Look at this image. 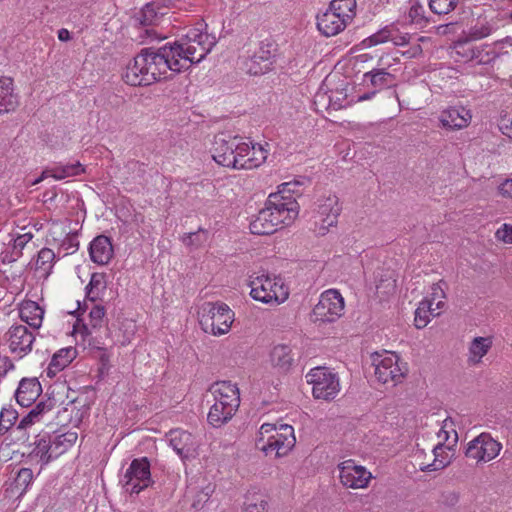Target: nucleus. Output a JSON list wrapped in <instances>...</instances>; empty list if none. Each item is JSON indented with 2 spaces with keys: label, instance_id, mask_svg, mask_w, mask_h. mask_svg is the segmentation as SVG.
Here are the masks:
<instances>
[{
  "label": "nucleus",
  "instance_id": "f257e3e1",
  "mask_svg": "<svg viewBox=\"0 0 512 512\" xmlns=\"http://www.w3.org/2000/svg\"><path fill=\"white\" fill-rule=\"evenodd\" d=\"M179 52H181V49L170 47V43H166L156 50L146 48L139 53L145 63V79L148 80V85L166 78L168 71L179 73L187 70V60L177 58Z\"/></svg>",
  "mask_w": 512,
  "mask_h": 512
},
{
  "label": "nucleus",
  "instance_id": "f03ea898",
  "mask_svg": "<svg viewBox=\"0 0 512 512\" xmlns=\"http://www.w3.org/2000/svg\"><path fill=\"white\" fill-rule=\"evenodd\" d=\"M214 404L207 415L213 427H221L232 419L240 405V391L231 381H217L210 387Z\"/></svg>",
  "mask_w": 512,
  "mask_h": 512
},
{
  "label": "nucleus",
  "instance_id": "7ed1b4c3",
  "mask_svg": "<svg viewBox=\"0 0 512 512\" xmlns=\"http://www.w3.org/2000/svg\"><path fill=\"white\" fill-rule=\"evenodd\" d=\"M356 10V0H331L328 8L316 17L318 31L325 37L340 34L352 23Z\"/></svg>",
  "mask_w": 512,
  "mask_h": 512
},
{
  "label": "nucleus",
  "instance_id": "20e7f679",
  "mask_svg": "<svg viewBox=\"0 0 512 512\" xmlns=\"http://www.w3.org/2000/svg\"><path fill=\"white\" fill-rule=\"evenodd\" d=\"M205 27L204 23H198L196 26L188 28L179 40L170 43V47L181 49L177 58L187 60V69L192 64L199 63L216 44V38L208 34Z\"/></svg>",
  "mask_w": 512,
  "mask_h": 512
},
{
  "label": "nucleus",
  "instance_id": "39448f33",
  "mask_svg": "<svg viewBox=\"0 0 512 512\" xmlns=\"http://www.w3.org/2000/svg\"><path fill=\"white\" fill-rule=\"evenodd\" d=\"M296 442L294 428L283 424L264 423L261 425L256 446L266 456L283 457L294 447Z\"/></svg>",
  "mask_w": 512,
  "mask_h": 512
},
{
  "label": "nucleus",
  "instance_id": "423d86ee",
  "mask_svg": "<svg viewBox=\"0 0 512 512\" xmlns=\"http://www.w3.org/2000/svg\"><path fill=\"white\" fill-rule=\"evenodd\" d=\"M250 296L255 301L278 306L289 298V287L280 275L262 273L250 276Z\"/></svg>",
  "mask_w": 512,
  "mask_h": 512
},
{
  "label": "nucleus",
  "instance_id": "0eeeda50",
  "mask_svg": "<svg viewBox=\"0 0 512 512\" xmlns=\"http://www.w3.org/2000/svg\"><path fill=\"white\" fill-rule=\"evenodd\" d=\"M452 418L447 417L437 432L438 443L433 448V461L420 463L421 471H438L449 466L455 456L458 433Z\"/></svg>",
  "mask_w": 512,
  "mask_h": 512
},
{
  "label": "nucleus",
  "instance_id": "6e6552de",
  "mask_svg": "<svg viewBox=\"0 0 512 512\" xmlns=\"http://www.w3.org/2000/svg\"><path fill=\"white\" fill-rule=\"evenodd\" d=\"M199 324L213 336L227 334L235 320L234 311L223 302H204L198 310Z\"/></svg>",
  "mask_w": 512,
  "mask_h": 512
},
{
  "label": "nucleus",
  "instance_id": "1a4fd4ad",
  "mask_svg": "<svg viewBox=\"0 0 512 512\" xmlns=\"http://www.w3.org/2000/svg\"><path fill=\"white\" fill-rule=\"evenodd\" d=\"M344 308L345 301L341 293L336 289H328L321 293L310 314V320L315 324L335 322L343 315Z\"/></svg>",
  "mask_w": 512,
  "mask_h": 512
},
{
  "label": "nucleus",
  "instance_id": "9d476101",
  "mask_svg": "<svg viewBox=\"0 0 512 512\" xmlns=\"http://www.w3.org/2000/svg\"><path fill=\"white\" fill-rule=\"evenodd\" d=\"M306 382L312 385L315 399L330 401L340 392V382L336 373L326 367L312 368L305 376Z\"/></svg>",
  "mask_w": 512,
  "mask_h": 512
},
{
  "label": "nucleus",
  "instance_id": "9b49d317",
  "mask_svg": "<svg viewBox=\"0 0 512 512\" xmlns=\"http://www.w3.org/2000/svg\"><path fill=\"white\" fill-rule=\"evenodd\" d=\"M373 365L376 379L383 384L401 382L408 371L407 364L393 352L377 353L373 356Z\"/></svg>",
  "mask_w": 512,
  "mask_h": 512
},
{
  "label": "nucleus",
  "instance_id": "f8f14e48",
  "mask_svg": "<svg viewBox=\"0 0 512 512\" xmlns=\"http://www.w3.org/2000/svg\"><path fill=\"white\" fill-rule=\"evenodd\" d=\"M3 340L13 358L21 360L32 352L36 335L25 325L13 324L5 332Z\"/></svg>",
  "mask_w": 512,
  "mask_h": 512
},
{
  "label": "nucleus",
  "instance_id": "ddd939ff",
  "mask_svg": "<svg viewBox=\"0 0 512 512\" xmlns=\"http://www.w3.org/2000/svg\"><path fill=\"white\" fill-rule=\"evenodd\" d=\"M342 207L339 198L335 194L318 199L314 215V231L319 236L326 235L331 227L338 223Z\"/></svg>",
  "mask_w": 512,
  "mask_h": 512
},
{
  "label": "nucleus",
  "instance_id": "4468645a",
  "mask_svg": "<svg viewBox=\"0 0 512 512\" xmlns=\"http://www.w3.org/2000/svg\"><path fill=\"white\" fill-rule=\"evenodd\" d=\"M123 487L130 494H139L153 484L150 462L146 457L132 460L122 479Z\"/></svg>",
  "mask_w": 512,
  "mask_h": 512
},
{
  "label": "nucleus",
  "instance_id": "2eb2a0df",
  "mask_svg": "<svg viewBox=\"0 0 512 512\" xmlns=\"http://www.w3.org/2000/svg\"><path fill=\"white\" fill-rule=\"evenodd\" d=\"M502 449V444L489 433L483 432L468 442L465 456L477 464L495 459Z\"/></svg>",
  "mask_w": 512,
  "mask_h": 512
},
{
  "label": "nucleus",
  "instance_id": "dca6fc26",
  "mask_svg": "<svg viewBox=\"0 0 512 512\" xmlns=\"http://www.w3.org/2000/svg\"><path fill=\"white\" fill-rule=\"evenodd\" d=\"M266 207L280 227L291 225L298 217L300 210L299 203L294 198L273 193L268 196Z\"/></svg>",
  "mask_w": 512,
  "mask_h": 512
},
{
  "label": "nucleus",
  "instance_id": "f3484780",
  "mask_svg": "<svg viewBox=\"0 0 512 512\" xmlns=\"http://www.w3.org/2000/svg\"><path fill=\"white\" fill-rule=\"evenodd\" d=\"M239 141V136H216L210 149L213 160L220 166L236 170Z\"/></svg>",
  "mask_w": 512,
  "mask_h": 512
},
{
  "label": "nucleus",
  "instance_id": "a211bd4d",
  "mask_svg": "<svg viewBox=\"0 0 512 512\" xmlns=\"http://www.w3.org/2000/svg\"><path fill=\"white\" fill-rule=\"evenodd\" d=\"M268 154L269 151L263 145L245 141L240 137L236 170L258 168L266 161Z\"/></svg>",
  "mask_w": 512,
  "mask_h": 512
},
{
  "label": "nucleus",
  "instance_id": "6ab92c4d",
  "mask_svg": "<svg viewBox=\"0 0 512 512\" xmlns=\"http://www.w3.org/2000/svg\"><path fill=\"white\" fill-rule=\"evenodd\" d=\"M338 470L340 482L346 488H366L372 479L371 472L364 466L356 464L352 459L339 463Z\"/></svg>",
  "mask_w": 512,
  "mask_h": 512
},
{
  "label": "nucleus",
  "instance_id": "aec40b11",
  "mask_svg": "<svg viewBox=\"0 0 512 512\" xmlns=\"http://www.w3.org/2000/svg\"><path fill=\"white\" fill-rule=\"evenodd\" d=\"M274 57L273 44L261 43L258 50L246 62V70L250 75H261L271 70Z\"/></svg>",
  "mask_w": 512,
  "mask_h": 512
},
{
  "label": "nucleus",
  "instance_id": "412c9836",
  "mask_svg": "<svg viewBox=\"0 0 512 512\" xmlns=\"http://www.w3.org/2000/svg\"><path fill=\"white\" fill-rule=\"evenodd\" d=\"M471 119V111L464 106L449 107L443 110L439 116L442 126L450 130L466 128L470 124Z\"/></svg>",
  "mask_w": 512,
  "mask_h": 512
},
{
  "label": "nucleus",
  "instance_id": "4be33fe9",
  "mask_svg": "<svg viewBox=\"0 0 512 512\" xmlns=\"http://www.w3.org/2000/svg\"><path fill=\"white\" fill-rule=\"evenodd\" d=\"M105 309L103 306L94 305L89 314L88 322L82 323L80 320L74 324L73 333L76 337L81 336L82 341L88 340L93 331L100 329L104 324Z\"/></svg>",
  "mask_w": 512,
  "mask_h": 512
},
{
  "label": "nucleus",
  "instance_id": "5701e85b",
  "mask_svg": "<svg viewBox=\"0 0 512 512\" xmlns=\"http://www.w3.org/2000/svg\"><path fill=\"white\" fill-rule=\"evenodd\" d=\"M42 386L36 377L23 378L15 392V398L23 407L31 406L41 395Z\"/></svg>",
  "mask_w": 512,
  "mask_h": 512
},
{
  "label": "nucleus",
  "instance_id": "b1692460",
  "mask_svg": "<svg viewBox=\"0 0 512 512\" xmlns=\"http://www.w3.org/2000/svg\"><path fill=\"white\" fill-rule=\"evenodd\" d=\"M91 260L98 265H106L114 255L111 239L105 235L95 237L89 246Z\"/></svg>",
  "mask_w": 512,
  "mask_h": 512
},
{
  "label": "nucleus",
  "instance_id": "393cba45",
  "mask_svg": "<svg viewBox=\"0 0 512 512\" xmlns=\"http://www.w3.org/2000/svg\"><path fill=\"white\" fill-rule=\"evenodd\" d=\"M19 318L28 324L32 329H39L42 326L44 309L35 301L25 299L18 304Z\"/></svg>",
  "mask_w": 512,
  "mask_h": 512
},
{
  "label": "nucleus",
  "instance_id": "a878e982",
  "mask_svg": "<svg viewBox=\"0 0 512 512\" xmlns=\"http://www.w3.org/2000/svg\"><path fill=\"white\" fill-rule=\"evenodd\" d=\"M249 228L252 234L270 235L281 227L272 216L270 210L265 206L252 219Z\"/></svg>",
  "mask_w": 512,
  "mask_h": 512
},
{
  "label": "nucleus",
  "instance_id": "bb28decb",
  "mask_svg": "<svg viewBox=\"0 0 512 512\" xmlns=\"http://www.w3.org/2000/svg\"><path fill=\"white\" fill-rule=\"evenodd\" d=\"M19 106L17 94L14 92L12 78H0V115L14 112Z\"/></svg>",
  "mask_w": 512,
  "mask_h": 512
},
{
  "label": "nucleus",
  "instance_id": "cd10ccee",
  "mask_svg": "<svg viewBox=\"0 0 512 512\" xmlns=\"http://www.w3.org/2000/svg\"><path fill=\"white\" fill-rule=\"evenodd\" d=\"M76 357L77 349L73 346L59 349L53 354L46 369L47 376L49 378L55 377L57 373L64 370Z\"/></svg>",
  "mask_w": 512,
  "mask_h": 512
},
{
  "label": "nucleus",
  "instance_id": "c85d7f7f",
  "mask_svg": "<svg viewBox=\"0 0 512 512\" xmlns=\"http://www.w3.org/2000/svg\"><path fill=\"white\" fill-rule=\"evenodd\" d=\"M493 346V338L475 337L468 345L467 362L471 366L478 365L482 362L484 356L488 354Z\"/></svg>",
  "mask_w": 512,
  "mask_h": 512
},
{
  "label": "nucleus",
  "instance_id": "c756f323",
  "mask_svg": "<svg viewBox=\"0 0 512 512\" xmlns=\"http://www.w3.org/2000/svg\"><path fill=\"white\" fill-rule=\"evenodd\" d=\"M145 63L142 61V56L139 54L130 62L125 72L123 73V80L131 86H147L146 72L144 71Z\"/></svg>",
  "mask_w": 512,
  "mask_h": 512
},
{
  "label": "nucleus",
  "instance_id": "7c9ffc66",
  "mask_svg": "<svg viewBox=\"0 0 512 512\" xmlns=\"http://www.w3.org/2000/svg\"><path fill=\"white\" fill-rule=\"evenodd\" d=\"M52 442L48 435H38L34 443V448L30 452V457L33 460L41 463L42 466L47 465L51 461L57 459L52 453Z\"/></svg>",
  "mask_w": 512,
  "mask_h": 512
},
{
  "label": "nucleus",
  "instance_id": "2f4dec72",
  "mask_svg": "<svg viewBox=\"0 0 512 512\" xmlns=\"http://www.w3.org/2000/svg\"><path fill=\"white\" fill-rule=\"evenodd\" d=\"M85 171L83 165L80 162H76L73 164H59L55 165L51 168H47L42 172V175L39 180L36 181L38 183L40 180L51 177L55 180H63L68 177H73L80 175Z\"/></svg>",
  "mask_w": 512,
  "mask_h": 512
},
{
  "label": "nucleus",
  "instance_id": "473e14b6",
  "mask_svg": "<svg viewBox=\"0 0 512 512\" xmlns=\"http://www.w3.org/2000/svg\"><path fill=\"white\" fill-rule=\"evenodd\" d=\"M270 362L274 367L288 371L294 362L292 348L286 344L275 345L270 352Z\"/></svg>",
  "mask_w": 512,
  "mask_h": 512
},
{
  "label": "nucleus",
  "instance_id": "72a5a7b5",
  "mask_svg": "<svg viewBox=\"0 0 512 512\" xmlns=\"http://www.w3.org/2000/svg\"><path fill=\"white\" fill-rule=\"evenodd\" d=\"M165 1L156 0L146 4L141 11V24L144 26L157 25L167 14V8L164 6Z\"/></svg>",
  "mask_w": 512,
  "mask_h": 512
},
{
  "label": "nucleus",
  "instance_id": "f704fd0d",
  "mask_svg": "<svg viewBox=\"0 0 512 512\" xmlns=\"http://www.w3.org/2000/svg\"><path fill=\"white\" fill-rule=\"evenodd\" d=\"M56 255L50 248H42L37 255L35 262V271L40 278L46 279L52 273Z\"/></svg>",
  "mask_w": 512,
  "mask_h": 512
},
{
  "label": "nucleus",
  "instance_id": "c9c22d12",
  "mask_svg": "<svg viewBox=\"0 0 512 512\" xmlns=\"http://www.w3.org/2000/svg\"><path fill=\"white\" fill-rule=\"evenodd\" d=\"M78 434L76 431H67L51 439L52 453L56 458L69 451L77 442Z\"/></svg>",
  "mask_w": 512,
  "mask_h": 512
},
{
  "label": "nucleus",
  "instance_id": "e433bc0d",
  "mask_svg": "<svg viewBox=\"0 0 512 512\" xmlns=\"http://www.w3.org/2000/svg\"><path fill=\"white\" fill-rule=\"evenodd\" d=\"M168 436L170 445L179 456H183V454L187 452L189 450V447L192 445V435L191 433L185 430H171Z\"/></svg>",
  "mask_w": 512,
  "mask_h": 512
},
{
  "label": "nucleus",
  "instance_id": "4c0bfd02",
  "mask_svg": "<svg viewBox=\"0 0 512 512\" xmlns=\"http://www.w3.org/2000/svg\"><path fill=\"white\" fill-rule=\"evenodd\" d=\"M439 315L440 311L437 308L431 307L428 301H421L415 310L414 325L417 329H422Z\"/></svg>",
  "mask_w": 512,
  "mask_h": 512
},
{
  "label": "nucleus",
  "instance_id": "58836bf2",
  "mask_svg": "<svg viewBox=\"0 0 512 512\" xmlns=\"http://www.w3.org/2000/svg\"><path fill=\"white\" fill-rule=\"evenodd\" d=\"M474 46L472 40L467 37L457 40L452 47L455 60L464 63L471 62L473 59Z\"/></svg>",
  "mask_w": 512,
  "mask_h": 512
},
{
  "label": "nucleus",
  "instance_id": "ea45409f",
  "mask_svg": "<svg viewBox=\"0 0 512 512\" xmlns=\"http://www.w3.org/2000/svg\"><path fill=\"white\" fill-rule=\"evenodd\" d=\"M32 480V470L30 468H21L11 485L12 494H16L17 497H21L27 491L29 485L32 483Z\"/></svg>",
  "mask_w": 512,
  "mask_h": 512
},
{
  "label": "nucleus",
  "instance_id": "a19ab883",
  "mask_svg": "<svg viewBox=\"0 0 512 512\" xmlns=\"http://www.w3.org/2000/svg\"><path fill=\"white\" fill-rule=\"evenodd\" d=\"M498 57V52L493 48L492 44H483L474 46L473 59L477 65H488Z\"/></svg>",
  "mask_w": 512,
  "mask_h": 512
},
{
  "label": "nucleus",
  "instance_id": "79ce46f5",
  "mask_svg": "<svg viewBox=\"0 0 512 512\" xmlns=\"http://www.w3.org/2000/svg\"><path fill=\"white\" fill-rule=\"evenodd\" d=\"M48 411H50V407L44 402H39L26 416L21 419L18 429H27L36 423H40L43 420L44 414Z\"/></svg>",
  "mask_w": 512,
  "mask_h": 512
},
{
  "label": "nucleus",
  "instance_id": "37998d69",
  "mask_svg": "<svg viewBox=\"0 0 512 512\" xmlns=\"http://www.w3.org/2000/svg\"><path fill=\"white\" fill-rule=\"evenodd\" d=\"M364 77L369 79L371 84L379 89L388 87L395 81V76L392 72L378 70L377 68L365 73Z\"/></svg>",
  "mask_w": 512,
  "mask_h": 512
},
{
  "label": "nucleus",
  "instance_id": "c03bdc74",
  "mask_svg": "<svg viewBox=\"0 0 512 512\" xmlns=\"http://www.w3.org/2000/svg\"><path fill=\"white\" fill-rule=\"evenodd\" d=\"M444 286V281L434 283L430 288V292L426 297L422 299V301H428L429 304H431V307L437 308V310L441 312L445 304L444 300L446 298Z\"/></svg>",
  "mask_w": 512,
  "mask_h": 512
},
{
  "label": "nucleus",
  "instance_id": "a18cd8bd",
  "mask_svg": "<svg viewBox=\"0 0 512 512\" xmlns=\"http://www.w3.org/2000/svg\"><path fill=\"white\" fill-rule=\"evenodd\" d=\"M86 288L87 297L94 301L99 297L100 292L106 288L105 275L103 273H93Z\"/></svg>",
  "mask_w": 512,
  "mask_h": 512
},
{
  "label": "nucleus",
  "instance_id": "49530a36",
  "mask_svg": "<svg viewBox=\"0 0 512 512\" xmlns=\"http://www.w3.org/2000/svg\"><path fill=\"white\" fill-rule=\"evenodd\" d=\"M493 32L492 25L484 20L483 22H477L471 26L466 34V37L472 41H477L490 36Z\"/></svg>",
  "mask_w": 512,
  "mask_h": 512
},
{
  "label": "nucleus",
  "instance_id": "de8ad7c7",
  "mask_svg": "<svg viewBox=\"0 0 512 512\" xmlns=\"http://www.w3.org/2000/svg\"><path fill=\"white\" fill-rule=\"evenodd\" d=\"M17 411L11 407H3L0 411V435L5 434L16 422Z\"/></svg>",
  "mask_w": 512,
  "mask_h": 512
},
{
  "label": "nucleus",
  "instance_id": "09e8293b",
  "mask_svg": "<svg viewBox=\"0 0 512 512\" xmlns=\"http://www.w3.org/2000/svg\"><path fill=\"white\" fill-rule=\"evenodd\" d=\"M458 3L459 0H430L429 8L437 15H446L452 12Z\"/></svg>",
  "mask_w": 512,
  "mask_h": 512
},
{
  "label": "nucleus",
  "instance_id": "8fccbe9b",
  "mask_svg": "<svg viewBox=\"0 0 512 512\" xmlns=\"http://www.w3.org/2000/svg\"><path fill=\"white\" fill-rule=\"evenodd\" d=\"M408 17L412 24L424 27L428 24V19L425 16L424 7L417 1L413 2L409 8Z\"/></svg>",
  "mask_w": 512,
  "mask_h": 512
},
{
  "label": "nucleus",
  "instance_id": "3c124183",
  "mask_svg": "<svg viewBox=\"0 0 512 512\" xmlns=\"http://www.w3.org/2000/svg\"><path fill=\"white\" fill-rule=\"evenodd\" d=\"M208 239V231L199 228L197 232L189 233L183 237V243L191 248H200Z\"/></svg>",
  "mask_w": 512,
  "mask_h": 512
},
{
  "label": "nucleus",
  "instance_id": "603ef678",
  "mask_svg": "<svg viewBox=\"0 0 512 512\" xmlns=\"http://www.w3.org/2000/svg\"><path fill=\"white\" fill-rule=\"evenodd\" d=\"M301 183L299 181H289L280 184L277 187V191L274 194H280L281 196L291 197L297 200V197L301 195Z\"/></svg>",
  "mask_w": 512,
  "mask_h": 512
},
{
  "label": "nucleus",
  "instance_id": "864d4df0",
  "mask_svg": "<svg viewBox=\"0 0 512 512\" xmlns=\"http://www.w3.org/2000/svg\"><path fill=\"white\" fill-rule=\"evenodd\" d=\"M391 36L390 26H386L378 32L374 33L370 37L366 38L363 41V44L367 47H372L375 45L383 44L389 42V37Z\"/></svg>",
  "mask_w": 512,
  "mask_h": 512
},
{
  "label": "nucleus",
  "instance_id": "5fc2aeb1",
  "mask_svg": "<svg viewBox=\"0 0 512 512\" xmlns=\"http://www.w3.org/2000/svg\"><path fill=\"white\" fill-rule=\"evenodd\" d=\"M268 503L262 497H247L244 503V509L246 512H265Z\"/></svg>",
  "mask_w": 512,
  "mask_h": 512
},
{
  "label": "nucleus",
  "instance_id": "6e6d98bb",
  "mask_svg": "<svg viewBox=\"0 0 512 512\" xmlns=\"http://www.w3.org/2000/svg\"><path fill=\"white\" fill-rule=\"evenodd\" d=\"M390 32L389 41L395 46H405L410 43L411 35L409 33H402L395 26H390Z\"/></svg>",
  "mask_w": 512,
  "mask_h": 512
},
{
  "label": "nucleus",
  "instance_id": "4d7b16f0",
  "mask_svg": "<svg viewBox=\"0 0 512 512\" xmlns=\"http://www.w3.org/2000/svg\"><path fill=\"white\" fill-rule=\"evenodd\" d=\"M213 492L214 487L212 485H207L196 494V500H194L192 506L196 509L202 508L203 505L210 499Z\"/></svg>",
  "mask_w": 512,
  "mask_h": 512
},
{
  "label": "nucleus",
  "instance_id": "13d9d810",
  "mask_svg": "<svg viewBox=\"0 0 512 512\" xmlns=\"http://www.w3.org/2000/svg\"><path fill=\"white\" fill-rule=\"evenodd\" d=\"M495 238L505 244H512V224L504 223L495 232Z\"/></svg>",
  "mask_w": 512,
  "mask_h": 512
},
{
  "label": "nucleus",
  "instance_id": "bf43d9fd",
  "mask_svg": "<svg viewBox=\"0 0 512 512\" xmlns=\"http://www.w3.org/2000/svg\"><path fill=\"white\" fill-rule=\"evenodd\" d=\"M14 358L8 355L0 354V378L6 377L10 372L16 369Z\"/></svg>",
  "mask_w": 512,
  "mask_h": 512
},
{
  "label": "nucleus",
  "instance_id": "052dcab7",
  "mask_svg": "<svg viewBox=\"0 0 512 512\" xmlns=\"http://www.w3.org/2000/svg\"><path fill=\"white\" fill-rule=\"evenodd\" d=\"M499 128L504 135L512 139V113L500 118Z\"/></svg>",
  "mask_w": 512,
  "mask_h": 512
},
{
  "label": "nucleus",
  "instance_id": "680f3d73",
  "mask_svg": "<svg viewBox=\"0 0 512 512\" xmlns=\"http://www.w3.org/2000/svg\"><path fill=\"white\" fill-rule=\"evenodd\" d=\"M399 64V58L398 57H391V56H383L378 61V70L382 71H389V69L395 65Z\"/></svg>",
  "mask_w": 512,
  "mask_h": 512
},
{
  "label": "nucleus",
  "instance_id": "e2e57ef3",
  "mask_svg": "<svg viewBox=\"0 0 512 512\" xmlns=\"http://www.w3.org/2000/svg\"><path fill=\"white\" fill-rule=\"evenodd\" d=\"M498 193L503 198L512 199V178H507L499 184Z\"/></svg>",
  "mask_w": 512,
  "mask_h": 512
},
{
  "label": "nucleus",
  "instance_id": "0e129e2a",
  "mask_svg": "<svg viewBox=\"0 0 512 512\" xmlns=\"http://www.w3.org/2000/svg\"><path fill=\"white\" fill-rule=\"evenodd\" d=\"M32 238L33 234L31 232L20 234L14 239V247L22 250L32 240Z\"/></svg>",
  "mask_w": 512,
  "mask_h": 512
},
{
  "label": "nucleus",
  "instance_id": "69168bd1",
  "mask_svg": "<svg viewBox=\"0 0 512 512\" xmlns=\"http://www.w3.org/2000/svg\"><path fill=\"white\" fill-rule=\"evenodd\" d=\"M422 54V47L419 43L412 44L410 48L402 53L406 58H416Z\"/></svg>",
  "mask_w": 512,
  "mask_h": 512
},
{
  "label": "nucleus",
  "instance_id": "338daca9",
  "mask_svg": "<svg viewBox=\"0 0 512 512\" xmlns=\"http://www.w3.org/2000/svg\"><path fill=\"white\" fill-rule=\"evenodd\" d=\"M493 48L497 51V50H500V49H503L505 47H512V37L511 36H507L505 37L504 39H501V40H498V41H495L493 44H492Z\"/></svg>",
  "mask_w": 512,
  "mask_h": 512
},
{
  "label": "nucleus",
  "instance_id": "774afa93",
  "mask_svg": "<svg viewBox=\"0 0 512 512\" xmlns=\"http://www.w3.org/2000/svg\"><path fill=\"white\" fill-rule=\"evenodd\" d=\"M58 39L60 41H69L71 39V34L69 30L65 28H61L60 30H58Z\"/></svg>",
  "mask_w": 512,
  "mask_h": 512
}]
</instances>
